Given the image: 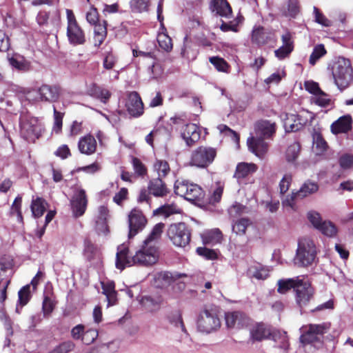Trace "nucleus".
<instances>
[{
  "instance_id": "obj_1",
  "label": "nucleus",
  "mask_w": 353,
  "mask_h": 353,
  "mask_svg": "<svg viewBox=\"0 0 353 353\" xmlns=\"http://www.w3.org/2000/svg\"><path fill=\"white\" fill-rule=\"evenodd\" d=\"M159 257L158 248L143 243L141 248L133 256H129L128 248L124 245L118 247L116 267L123 270L125 267L134 265H151L154 264Z\"/></svg>"
},
{
  "instance_id": "obj_2",
  "label": "nucleus",
  "mask_w": 353,
  "mask_h": 353,
  "mask_svg": "<svg viewBox=\"0 0 353 353\" xmlns=\"http://www.w3.org/2000/svg\"><path fill=\"white\" fill-rule=\"evenodd\" d=\"M330 327V324L323 323L321 324H310L301 328L302 332L300 341L304 345H311L315 349H319L323 345V334Z\"/></svg>"
},
{
  "instance_id": "obj_3",
  "label": "nucleus",
  "mask_w": 353,
  "mask_h": 353,
  "mask_svg": "<svg viewBox=\"0 0 353 353\" xmlns=\"http://www.w3.org/2000/svg\"><path fill=\"white\" fill-rule=\"evenodd\" d=\"M332 73L334 83L340 90L347 88L353 81V68L347 59L339 57L332 65Z\"/></svg>"
},
{
  "instance_id": "obj_4",
  "label": "nucleus",
  "mask_w": 353,
  "mask_h": 353,
  "mask_svg": "<svg viewBox=\"0 0 353 353\" xmlns=\"http://www.w3.org/2000/svg\"><path fill=\"white\" fill-rule=\"evenodd\" d=\"M316 248L314 241L309 237H302L298 241V247L294 261L299 267L312 265L316 259Z\"/></svg>"
},
{
  "instance_id": "obj_5",
  "label": "nucleus",
  "mask_w": 353,
  "mask_h": 353,
  "mask_svg": "<svg viewBox=\"0 0 353 353\" xmlns=\"http://www.w3.org/2000/svg\"><path fill=\"white\" fill-rule=\"evenodd\" d=\"M220 326L221 321L215 307L205 308L200 312L196 322V327L200 332L210 334Z\"/></svg>"
},
{
  "instance_id": "obj_6",
  "label": "nucleus",
  "mask_w": 353,
  "mask_h": 353,
  "mask_svg": "<svg viewBox=\"0 0 353 353\" xmlns=\"http://www.w3.org/2000/svg\"><path fill=\"white\" fill-rule=\"evenodd\" d=\"M174 192L192 203L202 201L205 196L199 185L186 181H176L174 184Z\"/></svg>"
},
{
  "instance_id": "obj_7",
  "label": "nucleus",
  "mask_w": 353,
  "mask_h": 353,
  "mask_svg": "<svg viewBox=\"0 0 353 353\" xmlns=\"http://www.w3.org/2000/svg\"><path fill=\"white\" fill-rule=\"evenodd\" d=\"M216 156L215 148L200 146L192 152L190 163L197 168H205L214 161Z\"/></svg>"
},
{
  "instance_id": "obj_8",
  "label": "nucleus",
  "mask_w": 353,
  "mask_h": 353,
  "mask_svg": "<svg viewBox=\"0 0 353 353\" xmlns=\"http://www.w3.org/2000/svg\"><path fill=\"white\" fill-rule=\"evenodd\" d=\"M190 232L184 223L170 225L168 236L173 244L178 247L185 248L190 241Z\"/></svg>"
},
{
  "instance_id": "obj_9",
  "label": "nucleus",
  "mask_w": 353,
  "mask_h": 353,
  "mask_svg": "<svg viewBox=\"0 0 353 353\" xmlns=\"http://www.w3.org/2000/svg\"><path fill=\"white\" fill-rule=\"evenodd\" d=\"M68 27L67 37L70 43L81 45L85 41V34L79 26L72 10H66Z\"/></svg>"
},
{
  "instance_id": "obj_10",
  "label": "nucleus",
  "mask_w": 353,
  "mask_h": 353,
  "mask_svg": "<svg viewBox=\"0 0 353 353\" xmlns=\"http://www.w3.org/2000/svg\"><path fill=\"white\" fill-rule=\"evenodd\" d=\"M294 292L295 301L300 308L307 306L314 294V290L310 281L305 276H303Z\"/></svg>"
},
{
  "instance_id": "obj_11",
  "label": "nucleus",
  "mask_w": 353,
  "mask_h": 353,
  "mask_svg": "<svg viewBox=\"0 0 353 353\" xmlns=\"http://www.w3.org/2000/svg\"><path fill=\"white\" fill-rule=\"evenodd\" d=\"M42 132V126L36 118H23L21 121V134L28 141H34Z\"/></svg>"
},
{
  "instance_id": "obj_12",
  "label": "nucleus",
  "mask_w": 353,
  "mask_h": 353,
  "mask_svg": "<svg viewBox=\"0 0 353 353\" xmlns=\"http://www.w3.org/2000/svg\"><path fill=\"white\" fill-rule=\"evenodd\" d=\"M128 238L130 239L143 230L147 224V219L141 210L134 208L128 215Z\"/></svg>"
},
{
  "instance_id": "obj_13",
  "label": "nucleus",
  "mask_w": 353,
  "mask_h": 353,
  "mask_svg": "<svg viewBox=\"0 0 353 353\" xmlns=\"http://www.w3.org/2000/svg\"><path fill=\"white\" fill-rule=\"evenodd\" d=\"M34 92L38 95L34 98L37 101L52 102L57 101L59 96V88L48 85H43L37 91L30 92L28 97H32Z\"/></svg>"
},
{
  "instance_id": "obj_14",
  "label": "nucleus",
  "mask_w": 353,
  "mask_h": 353,
  "mask_svg": "<svg viewBox=\"0 0 353 353\" xmlns=\"http://www.w3.org/2000/svg\"><path fill=\"white\" fill-rule=\"evenodd\" d=\"M308 121L303 114H285L283 119V126L287 132H296L301 130Z\"/></svg>"
},
{
  "instance_id": "obj_15",
  "label": "nucleus",
  "mask_w": 353,
  "mask_h": 353,
  "mask_svg": "<svg viewBox=\"0 0 353 353\" xmlns=\"http://www.w3.org/2000/svg\"><path fill=\"white\" fill-rule=\"evenodd\" d=\"M125 107L128 113L134 117H138L143 113V104L141 97L136 92H130L127 98Z\"/></svg>"
},
{
  "instance_id": "obj_16",
  "label": "nucleus",
  "mask_w": 353,
  "mask_h": 353,
  "mask_svg": "<svg viewBox=\"0 0 353 353\" xmlns=\"http://www.w3.org/2000/svg\"><path fill=\"white\" fill-rule=\"evenodd\" d=\"M87 198L83 190H79L72 198L70 201L71 208L73 214L76 216H82L86 209Z\"/></svg>"
},
{
  "instance_id": "obj_17",
  "label": "nucleus",
  "mask_w": 353,
  "mask_h": 353,
  "mask_svg": "<svg viewBox=\"0 0 353 353\" xmlns=\"http://www.w3.org/2000/svg\"><path fill=\"white\" fill-rule=\"evenodd\" d=\"M265 139L256 135L248 139L249 149L259 157H262L268 150V144L264 141Z\"/></svg>"
},
{
  "instance_id": "obj_18",
  "label": "nucleus",
  "mask_w": 353,
  "mask_h": 353,
  "mask_svg": "<svg viewBox=\"0 0 353 353\" xmlns=\"http://www.w3.org/2000/svg\"><path fill=\"white\" fill-rule=\"evenodd\" d=\"M225 323L229 328H241L245 326L248 322V317L239 312H228L225 314Z\"/></svg>"
},
{
  "instance_id": "obj_19",
  "label": "nucleus",
  "mask_w": 353,
  "mask_h": 353,
  "mask_svg": "<svg viewBox=\"0 0 353 353\" xmlns=\"http://www.w3.org/2000/svg\"><path fill=\"white\" fill-rule=\"evenodd\" d=\"M255 132L259 137L271 138L276 132V124L268 120L258 121L255 124Z\"/></svg>"
},
{
  "instance_id": "obj_20",
  "label": "nucleus",
  "mask_w": 353,
  "mask_h": 353,
  "mask_svg": "<svg viewBox=\"0 0 353 353\" xmlns=\"http://www.w3.org/2000/svg\"><path fill=\"white\" fill-rule=\"evenodd\" d=\"M281 40L283 46L274 51L275 57L280 60L288 57L294 49L292 37L289 32L283 34Z\"/></svg>"
},
{
  "instance_id": "obj_21",
  "label": "nucleus",
  "mask_w": 353,
  "mask_h": 353,
  "mask_svg": "<svg viewBox=\"0 0 353 353\" xmlns=\"http://www.w3.org/2000/svg\"><path fill=\"white\" fill-rule=\"evenodd\" d=\"M181 136L188 145H193L200 139V132L198 126L194 123L185 125L181 132Z\"/></svg>"
},
{
  "instance_id": "obj_22",
  "label": "nucleus",
  "mask_w": 353,
  "mask_h": 353,
  "mask_svg": "<svg viewBox=\"0 0 353 353\" xmlns=\"http://www.w3.org/2000/svg\"><path fill=\"white\" fill-rule=\"evenodd\" d=\"M352 119L350 115L341 117L331 125V131L333 134L347 132L352 128Z\"/></svg>"
},
{
  "instance_id": "obj_23",
  "label": "nucleus",
  "mask_w": 353,
  "mask_h": 353,
  "mask_svg": "<svg viewBox=\"0 0 353 353\" xmlns=\"http://www.w3.org/2000/svg\"><path fill=\"white\" fill-rule=\"evenodd\" d=\"M272 330L271 327L268 325L263 323H257L250 330L251 338L253 341H257L269 339Z\"/></svg>"
},
{
  "instance_id": "obj_24",
  "label": "nucleus",
  "mask_w": 353,
  "mask_h": 353,
  "mask_svg": "<svg viewBox=\"0 0 353 353\" xmlns=\"http://www.w3.org/2000/svg\"><path fill=\"white\" fill-rule=\"evenodd\" d=\"M148 188L150 192L156 197H163L168 192L165 184L159 177L152 179L148 183Z\"/></svg>"
},
{
  "instance_id": "obj_25",
  "label": "nucleus",
  "mask_w": 353,
  "mask_h": 353,
  "mask_svg": "<svg viewBox=\"0 0 353 353\" xmlns=\"http://www.w3.org/2000/svg\"><path fill=\"white\" fill-rule=\"evenodd\" d=\"M78 147L81 153L90 155L96 151L97 141L94 137L87 135L80 139Z\"/></svg>"
},
{
  "instance_id": "obj_26",
  "label": "nucleus",
  "mask_w": 353,
  "mask_h": 353,
  "mask_svg": "<svg viewBox=\"0 0 353 353\" xmlns=\"http://www.w3.org/2000/svg\"><path fill=\"white\" fill-rule=\"evenodd\" d=\"M302 278L303 276H296L291 279H279L277 281V292L280 294H284L292 288L295 290Z\"/></svg>"
},
{
  "instance_id": "obj_27",
  "label": "nucleus",
  "mask_w": 353,
  "mask_h": 353,
  "mask_svg": "<svg viewBox=\"0 0 353 353\" xmlns=\"http://www.w3.org/2000/svg\"><path fill=\"white\" fill-rule=\"evenodd\" d=\"M10 65L14 69L26 72L32 69L30 61L20 55H14L8 59Z\"/></svg>"
},
{
  "instance_id": "obj_28",
  "label": "nucleus",
  "mask_w": 353,
  "mask_h": 353,
  "mask_svg": "<svg viewBox=\"0 0 353 353\" xmlns=\"http://www.w3.org/2000/svg\"><path fill=\"white\" fill-rule=\"evenodd\" d=\"M164 226V224L162 223L156 224L148 236L143 241V243L150 246H154V248H158L157 243L161 236Z\"/></svg>"
},
{
  "instance_id": "obj_29",
  "label": "nucleus",
  "mask_w": 353,
  "mask_h": 353,
  "mask_svg": "<svg viewBox=\"0 0 353 353\" xmlns=\"http://www.w3.org/2000/svg\"><path fill=\"white\" fill-rule=\"evenodd\" d=\"M257 170V166L252 163H239L236 168L234 177L237 179H243L254 172Z\"/></svg>"
},
{
  "instance_id": "obj_30",
  "label": "nucleus",
  "mask_w": 353,
  "mask_h": 353,
  "mask_svg": "<svg viewBox=\"0 0 353 353\" xmlns=\"http://www.w3.org/2000/svg\"><path fill=\"white\" fill-rule=\"evenodd\" d=\"M212 12L221 17H229L232 14V9L225 0H213L212 2Z\"/></svg>"
},
{
  "instance_id": "obj_31",
  "label": "nucleus",
  "mask_w": 353,
  "mask_h": 353,
  "mask_svg": "<svg viewBox=\"0 0 353 353\" xmlns=\"http://www.w3.org/2000/svg\"><path fill=\"white\" fill-rule=\"evenodd\" d=\"M273 340L278 347L287 350L289 347L288 338L285 332L272 330L270 338Z\"/></svg>"
},
{
  "instance_id": "obj_32",
  "label": "nucleus",
  "mask_w": 353,
  "mask_h": 353,
  "mask_svg": "<svg viewBox=\"0 0 353 353\" xmlns=\"http://www.w3.org/2000/svg\"><path fill=\"white\" fill-rule=\"evenodd\" d=\"M318 190L319 185L316 183L307 181L301 185L299 190L295 193V196H297L299 199H303L316 192Z\"/></svg>"
},
{
  "instance_id": "obj_33",
  "label": "nucleus",
  "mask_w": 353,
  "mask_h": 353,
  "mask_svg": "<svg viewBox=\"0 0 353 353\" xmlns=\"http://www.w3.org/2000/svg\"><path fill=\"white\" fill-rule=\"evenodd\" d=\"M270 33L263 27H256L252 30V41L259 45L265 44L270 39Z\"/></svg>"
},
{
  "instance_id": "obj_34",
  "label": "nucleus",
  "mask_w": 353,
  "mask_h": 353,
  "mask_svg": "<svg viewBox=\"0 0 353 353\" xmlns=\"http://www.w3.org/2000/svg\"><path fill=\"white\" fill-rule=\"evenodd\" d=\"M248 274L250 277L263 280L268 276L269 270L261 264H257L250 266L248 270Z\"/></svg>"
},
{
  "instance_id": "obj_35",
  "label": "nucleus",
  "mask_w": 353,
  "mask_h": 353,
  "mask_svg": "<svg viewBox=\"0 0 353 353\" xmlns=\"http://www.w3.org/2000/svg\"><path fill=\"white\" fill-rule=\"evenodd\" d=\"M18 303L17 305L16 311L19 313V307L21 308L26 305L31 298L30 285H26L23 286L18 292Z\"/></svg>"
},
{
  "instance_id": "obj_36",
  "label": "nucleus",
  "mask_w": 353,
  "mask_h": 353,
  "mask_svg": "<svg viewBox=\"0 0 353 353\" xmlns=\"http://www.w3.org/2000/svg\"><path fill=\"white\" fill-rule=\"evenodd\" d=\"M47 203L44 199L37 197L32 201L31 210L32 215L35 217L41 216L46 210Z\"/></svg>"
},
{
  "instance_id": "obj_37",
  "label": "nucleus",
  "mask_w": 353,
  "mask_h": 353,
  "mask_svg": "<svg viewBox=\"0 0 353 353\" xmlns=\"http://www.w3.org/2000/svg\"><path fill=\"white\" fill-rule=\"evenodd\" d=\"M83 256L89 261L94 259L99 254V249L90 239H86L83 243Z\"/></svg>"
},
{
  "instance_id": "obj_38",
  "label": "nucleus",
  "mask_w": 353,
  "mask_h": 353,
  "mask_svg": "<svg viewBox=\"0 0 353 353\" xmlns=\"http://www.w3.org/2000/svg\"><path fill=\"white\" fill-rule=\"evenodd\" d=\"M313 145L317 154H323L328 147L327 142L319 132H315L313 134Z\"/></svg>"
},
{
  "instance_id": "obj_39",
  "label": "nucleus",
  "mask_w": 353,
  "mask_h": 353,
  "mask_svg": "<svg viewBox=\"0 0 353 353\" xmlns=\"http://www.w3.org/2000/svg\"><path fill=\"white\" fill-rule=\"evenodd\" d=\"M252 224L251 221L247 218H242L236 221L232 225V231L239 235H244L247 228Z\"/></svg>"
},
{
  "instance_id": "obj_40",
  "label": "nucleus",
  "mask_w": 353,
  "mask_h": 353,
  "mask_svg": "<svg viewBox=\"0 0 353 353\" xmlns=\"http://www.w3.org/2000/svg\"><path fill=\"white\" fill-rule=\"evenodd\" d=\"M318 230L328 237H335L338 233L337 227L330 221H324Z\"/></svg>"
},
{
  "instance_id": "obj_41",
  "label": "nucleus",
  "mask_w": 353,
  "mask_h": 353,
  "mask_svg": "<svg viewBox=\"0 0 353 353\" xmlns=\"http://www.w3.org/2000/svg\"><path fill=\"white\" fill-rule=\"evenodd\" d=\"M181 212V209L174 204L164 205L157 210V213L164 217H168L172 214H180Z\"/></svg>"
},
{
  "instance_id": "obj_42",
  "label": "nucleus",
  "mask_w": 353,
  "mask_h": 353,
  "mask_svg": "<svg viewBox=\"0 0 353 353\" xmlns=\"http://www.w3.org/2000/svg\"><path fill=\"white\" fill-rule=\"evenodd\" d=\"M301 147L299 143L294 142L290 144L286 150L285 157L288 162L294 161L299 157Z\"/></svg>"
},
{
  "instance_id": "obj_43",
  "label": "nucleus",
  "mask_w": 353,
  "mask_h": 353,
  "mask_svg": "<svg viewBox=\"0 0 353 353\" xmlns=\"http://www.w3.org/2000/svg\"><path fill=\"white\" fill-rule=\"evenodd\" d=\"M299 12V5L298 0H288L287 6L284 7L283 12L285 16L292 17H296Z\"/></svg>"
},
{
  "instance_id": "obj_44",
  "label": "nucleus",
  "mask_w": 353,
  "mask_h": 353,
  "mask_svg": "<svg viewBox=\"0 0 353 353\" xmlns=\"http://www.w3.org/2000/svg\"><path fill=\"white\" fill-rule=\"evenodd\" d=\"M326 50L325 49L323 45L319 44L316 46L314 48L312 54H310L309 63L312 65H314L317 61L323 57L326 54Z\"/></svg>"
},
{
  "instance_id": "obj_45",
  "label": "nucleus",
  "mask_w": 353,
  "mask_h": 353,
  "mask_svg": "<svg viewBox=\"0 0 353 353\" xmlns=\"http://www.w3.org/2000/svg\"><path fill=\"white\" fill-rule=\"evenodd\" d=\"M118 345L114 341L103 343L96 349H93L90 353H114L117 351Z\"/></svg>"
},
{
  "instance_id": "obj_46",
  "label": "nucleus",
  "mask_w": 353,
  "mask_h": 353,
  "mask_svg": "<svg viewBox=\"0 0 353 353\" xmlns=\"http://www.w3.org/2000/svg\"><path fill=\"white\" fill-rule=\"evenodd\" d=\"M169 322L176 327H180L183 332H186L180 311L176 310L168 316Z\"/></svg>"
},
{
  "instance_id": "obj_47",
  "label": "nucleus",
  "mask_w": 353,
  "mask_h": 353,
  "mask_svg": "<svg viewBox=\"0 0 353 353\" xmlns=\"http://www.w3.org/2000/svg\"><path fill=\"white\" fill-rule=\"evenodd\" d=\"M154 168L157 172L160 179L165 176L170 170L168 162L163 160H157L154 165Z\"/></svg>"
},
{
  "instance_id": "obj_48",
  "label": "nucleus",
  "mask_w": 353,
  "mask_h": 353,
  "mask_svg": "<svg viewBox=\"0 0 353 353\" xmlns=\"http://www.w3.org/2000/svg\"><path fill=\"white\" fill-rule=\"evenodd\" d=\"M157 41L163 50L169 52L172 49V39L168 34L164 33L159 34Z\"/></svg>"
},
{
  "instance_id": "obj_49",
  "label": "nucleus",
  "mask_w": 353,
  "mask_h": 353,
  "mask_svg": "<svg viewBox=\"0 0 353 353\" xmlns=\"http://www.w3.org/2000/svg\"><path fill=\"white\" fill-rule=\"evenodd\" d=\"M339 163L343 170L352 168L353 167V155L350 153L342 154L339 158Z\"/></svg>"
},
{
  "instance_id": "obj_50",
  "label": "nucleus",
  "mask_w": 353,
  "mask_h": 353,
  "mask_svg": "<svg viewBox=\"0 0 353 353\" xmlns=\"http://www.w3.org/2000/svg\"><path fill=\"white\" fill-rule=\"evenodd\" d=\"M221 238V232L219 229H214L205 234L204 241L205 243L215 244L220 243Z\"/></svg>"
},
{
  "instance_id": "obj_51",
  "label": "nucleus",
  "mask_w": 353,
  "mask_h": 353,
  "mask_svg": "<svg viewBox=\"0 0 353 353\" xmlns=\"http://www.w3.org/2000/svg\"><path fill=\"white\" fill-rule=\"evenodd\" d=\"M312 101L321 107H326L330 104L331 99L329 96L322 90L313 97Z\"/></svg>"
},
{
  "instance_id": "obj_52",
  "label": "nucleus",
  "mask_w": 353,
  "mask_h": 353,
  "mask_svg": "<svg viewBox=\"0 0 353 353\" xmlns=\"http://www.w3.org/2000/svg\"><path fill=\"white\" fill-rule=\"evenodd\" d=\"M220 133L230 137L236 144H239V137L238 134L225 125L221 124L217 127Z\"/></svg>"
},
{
  "instance_id": "obj_53",
  "label": "nucleus",
  "mask_w": 353,
  "mask_h": 353,
  "mask_svg": "<svg viewBox=\"0 0 353 353\" xmlns=\"http://www.w3.org/2000/svg\"><path fill=\"white\" fill-rule=\"evenodd\" d=\"M307 217L310 222V223L318 230L324 221L322 220L320 214L316 211H310L307 212Z\"/></svg>"
},
{
  "instance_id": "obj_54",
  "label": "nucleus",
  "mask_w": 353,
  "mask_h": 353,
  "mask_svg": "<svg viewBox=\"0 0 353 353\" xmlns=\"http://www.w3.org/2000/svg\"><path fill=\"white\" fill-rule=\"evenodd\" d=\"M63 114L58 112L55 108H54V125L52 128V132L55 134H59L61 131L63 124Z\"/></svg>"
},
{
  "instance_id": "obj_55",
  "label": "nucleus",
  "mask_w": 353,
  "mask_h": 353,
  "mask_svg": "<svg viewBox=\"0 0 353 353\" xmlns=\"http://www.w3.org/2000/svg\"><path fill=\"white\" fill-rule=\"evenodd\" d=\"M132 9L138 12L146 11L149 6V0H132L130 2Z\"/></svg>"
},
{
  "instance_id": "obj_56",
  "label": "nucleus",
  "mask_w": 353,
  "mask_h": 353,
  "mask_svg": "<svg viewBox=\"0 0 353 353\" xmlns=\"http://www.w3.org/2000/svg\"><path fill=\"white\" fill-rule=\"evenodd\" d=\"M74 347V344L70 341H68L61 343L59 345L54 347L52 351L49 353H68L72 351Z\"/></svg>"
},
{
  "instance_id": "obj_57",
  "label": "nucleus",
  "mask_w": 353,
  "mask_h": 353,
  "mask_svg": "<svg viewBox=\"0 0 353 353\" xmlns=\"http://www.w3.org/2000/svg\"><path fill=\"white\" fill-rule=\"evenodd\" d=\"M149 63H151V66L148 68V72L150 74L151 78L152 79H158L163 74V69L160 64L157 63L154 61V58L152 61H149Z\"/></svg>"
},
{
  "instance_id": "obj_58",
  "label": "nucleus",
  "mask_w": 353,
  "mask_h": 353,
  "mask_svg": "<svg viewBox=\"0 0 353 353\" xmlns=\"http://www.w3.org/2000/svg\"><path fill=\"white\" fill-rule=\"evenodd\" d=\"M97 336V330L95 329H90L84 332L81 341L83 343L90 345L94 341Z\"/></svg>"
},
{
  "instance_id": "obj_59",
  "label": "nucleus",
  "mask_w": 353,
  "mask_h": 353,
  "mask_svg": "<svg viewBox=\"0 0 353 353\" xmlns=\"http://www.w3.org/2000/svg\"><path fill=\"white\" fill-rule=\"evenodd\" d=\"M246 212V207L239 203H235L228 209V212L232 217H236Z\"/></svg>"
},
{
  "instance_id": "obj_60",
  "label": "nucleus",
  "mask_w": 353,
  "mask_h": 353,
  "mask_svg": "<svg viewBox=\"0 0 353 353\" xmlns=\"http://www.w3.org/2000/svg\"><path fill=\"white\" fill-rule=\"evenodd\" d=\"M196 252L206 259L214 260L217 258V254L214 250L206 248L199 247L196 249Z\"/></svg>"
},
{
  "instance_id": "obj_61",
  "label": "nucleus",
  "mask_w": 353,
  "mask_h": 353,
  "mask_svg": "<svg viewBox=\"0 0 353 353\" xmlns=\"http://www.w3.org/2000/svg\"><path fill=\"white\" fill-rule=\"evenodd\" d=\"M210 61L212 64L214 65V67L217 69V70L221 72H226L228 68V65L224 59L219 57H211L210 59Z\"/></svg>"
},
{
  "instance_id": "obj_62",
  "label": "nucleus",
  "mask_w": 353,
  "mask_h": 353,
  "mask_svg": "<svg viewBox=\"0 0 353 353\" xmlns=\"http://www.w3.org/2000/svg\"><path fill=\"white\" fill-rule=\"evenodd\" d=\"M314 13L315 14V21L325 27H329L332 25L330 21L324 16L316 7L314 8Z\"/></svg>"
},
{
  "instance_id": "obj_63",
  "label": "nucleus",
  "mask_w": 353,
  "mask_h": 353,
  "mask_svg": "<svg viewBox=\"0 0 353 353\" xmlns=\"http://www.w3.org/2000/svg\"><path fill=\"white\" fill-rule=\"evenodd\" d=\"M21 201L22 199L21 196H17L11 207V213H16L17 215L18 220L21 222L23 220V216L21 212Z\"/></svg>"
},
{
  "instance_id": "obj_64",
  "label": "nucleus",
  "mask_w": 353,
  "mask_h": 353,
  "mask_svg": "<svg viewBox=\"0 0 353 353\" xmlns=\"http://www.w3.org/2000/svg\"><path fill=\"white\" fill-rule=\"evenodd\" d=\"M132 163L134 172L138 175L143 176L146 173V172H147L146 168L138 158L132 157Z\"/></svg>"
}]
</instances>
